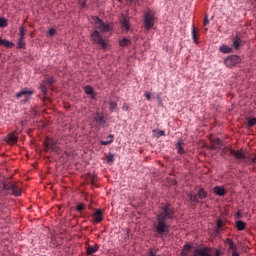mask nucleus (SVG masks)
Segmentation results:
<instances>
[{
	"label": "nucleus",
	"mask_w": 256,
	"mask_h": 256,
	"mask_svg": "<svg viewBox=\"0 0 256 256\" xmlns=\"http://www.w3.org/2000/svg\"><path fill=\"white\" fill-rule=\"evenodd\" d=\"M92 123L93 125H95V127H103L107 123V120L105 119V116L102 113L97 112L93 116Z\"/></svg>",
	"instance_id": "8"
},
{
	"label": "nucleus",
	"mask_w": 256,
	"mask_h": 256,
	"mask_svg": "<svg viewBox=\"0 0 256 256\" xmlns=\"http://www.w3.org/2000/svg\"><path fill=\"white\" fill-rule=\"evenodd\" d=\"M0 46L6 47L7 49H13V47H15V44L13 42H10L9 40L0 38Z\"/></svg>",
	"instance_id": "16"
},
{
	"label": "nucleus",
	"mask_w": 256,
	"mask_h": 256,
	"mask_svg": "<svg viewBox=\"0 0 256 256\" xmlns=\"http://www.w3.org/2000/svg\"><path fill=\"white\" fill-rule=\"evenodd\" d=\"M25 39H18V46H17V48L18 49H25Z\"/></svg>",
	"instance_id": "35"
},
{
	"label": "nucleus",
	"mask_w": 256,
	"mask_h": 256,
	"mask_svg": "<svg viewBox=\"0 0 256 256\" xmlns=\"http://www.w3.org/2000/svg\"><path fill=\"white\" fill-rule=\"evenodd\" d=\"M48 33L51 37H53V35H55V28H51Z\"/></svg>",
	"instance_id": "45"
},
{
	"label": "nucleus",
	"mask_w": 256,
	"mask_h": 256,
	"mask_svg": "<svg viewBox=\"0 0 256 256\" xmlns=\"http://www.w3.org/2000/svg\"><path fill=\"white\" fill-rule=\"evenodd\" d=\"M175 208L169 203H163L159 206L156 218L153 221V230L157 237L163 239L171 231V223L175 221Z\"/></svg>",
	"instance_id": "1"
},
{
	"label": "nucleus",
	"mask_w": 256,
	"mask_h": 256,
	"mask_svg": "<svg viewBox=\"0 0 256 256\" xmlns=\"http://www.w3.org/2000/svg\"><path fill=\"white\" fill-rule=\"evenodd\" d=\"M235 227L238 231H245V227H247V224L243 222L242 220L236 221Z\"/></svg>",
	"instance_id": "25"
},
{
	"label": "nucleus",
	"mask_w": 256,
	"mask_h": 256,
	"mask_svg": "<svg viewBox=\"0 0 256 256\" xmlns=\"http://www.w3.org/2000/svg\"><path fill=\"white\" fill-rule=\"evenodd\" d=\"M131 3H133V1H135V0H129Z\"/></svg>",
	"instance_id": "47"
},
{
	"label": "nucleus",
	"mask_w": 256,
	"mask_h": 256,
	"mask_svg": "<svg viewBox=\"0 0 256 256\" xmlns=\"http://www.w3.org/2000/svg\"><path fill=\"white\" fill-rule=\"evenodd\" d=\"M84 91L86 95H90L91 99H95V90L91 86H85Z\"/></svg>",
	"instance_id": "19"
},
{
	"label": "nucleus",
	"mask_w": 256,
	"mask_h": 256,
	"mask_svg": "<svg viewBox=\"0 0 256 256\" xmlns=\"http://www.w3.org/2000/svg\"><path fill=\"white\" fill-rule=\"evenodd\" d=\"M219 51H220V53H224V54L233 53V47H229L227 45H222V46H220Z\"/></svg>",
	"instance_id": "23"
},
{
	"label": "nucleus",
	"mask_w": 256,
	"mask_h": 256,
	"mask_svg": "<svg viewBox=\"0 0 256 256\" xmlns=\"http://www.w3.org/2000/svg\"><path fill=\"white\" fill-rule=\"evenodd\" d=\"M31 95H33V91L28 89H23L20 92L16 93L17 99H21V97H25V101L29 100V97H31Z\"/></svg>",
	"instance_id": "11"
},
{
	"label": "nucleus",
	"mask_w": 256,
	"mask_h": 256,
	"mask_svg": "<svg viewBox=\"0 0 256 256\" xmlns=\"http://www.w3.org/2000/svg\"><path fill=\"white\" fill-rule=\"evenodd\" d=\"M8 21L5 17H0V27H7Z\"/></svg>",
	"instance_id": "37"
},
{
	"label": "nucleus",
	"mask_w": 256,
	"mask_h": 256,
	"mask_svg": "<svg viewBox=\"0 0 256 256\" xmlns=\"http://www.w3.org/2000/svg\"><path fill=\"white\" fill-rule=\"evenodd\" d=\"M119 1V3H121V0H118Z\"/></svg>",
	"instance_id": "48"
},
{
	"label": "nucleus",
	"mask_w": 256,
	"mask_h": 256,
	"mask_svg": "<svg viewBox=\"0 0 256 256\" xmlns=\"http://www.w3.org/2000/svg\"><path fill=\"white\" fill-rule=\"evenodd\" d=\"M91 40L96 45H100V47H102L104 49V51H105V49H107V47H109V44L107 43L105 38H103V35H101V32H99V30H94L92 32Z\"/></svg>",
	"instance_id": "2"
},
{
	"label": "nucleus",
	"mask_w": 256,
	"mask_h": 256,
	"mask_svg": "<svg viewBox=\"0 0 256 256\" xmlns=\"http://www.w3.org/2000/svg\"><path fill=\"white\" fill-rule=\"evenodd\" d=\"M226 243L229 246V250L232 252L237 251V245H235V242L231 238L226 239Z\"/></svg>",
	"instance_id": "20"
},
{
	"label": "nucleus",
	"mask_w": 256,
	"mask_h": 256,
	"mask_svg": "<svg viewBox=\"0 0 256 256\" xmlns=\"http://www.w3.org/2000/svg\"><path fill=\"white\" fill-rule=\"evenodd\" d=\"M6 141L9 145H15V143H17V141H18V137H17V135L11 133L8 135Z\"/></svg>",
	"instance_id": "17"
},
{
	"label": "nucleus",
	"mask_w": 256,
	"mask_h": 256,
	"mask_svg": "<svg viewBox=\"0 0 256 256\" xmlns=\"http://www.w3.org/2000/svg\"><path fill=\"white\" fill-rule=\"evenodd\" d=\"M183 145H184V143L181 140L178 141L177 144H176V147L178 148L179 155L185 154V148H183Z\"/></svg>",
	"instance_id": "28"
},
{
	"label": "nucleus",
	"mask_w": 256,
	"mask_h": 256,
	"mask_svg": "<svg viewBox=\"0 0 256 256\" xmlns=\"http://www.w3.org/2000/svg\"><path fill=\"white\" fill-rule=\"evenodd\" d=\"M84 209H85L84 203H79L76 207V211H78V213H81V211H83Z\"/></svg>",
	"instance_id": "39"
},
{
	"label": "nucleus",
	"mask_w": 256,
	"mask_h": 256,
	"mask_svg": "<svg viewBox=\"0 0 256 256\" xmlns=\"http://www.w3.org/2000/svg\"><path fill=\"white\" fill-rule=\"evenodd\" d=\"M3 189L4 191H11L15 197H20L21 195V187L15 183L4 182Z\"/></svg>",
	"instance_id": "4"
},
{
	"label": "nucleus",
	"mask_w": 256,
	"mask_h": 256,
	"mask_svg": "<svg viewBox=\"0 0 256 256\" xmlns=\"http://www.w3.org/2000/svg\"><path fill=\"white\" fill-rule=\"evenodd\" d=\"M129 45H131V40H129L127 38H123L120 41V47H129Z\"/></svg>",
	"instance_id": "31"
},
{
	"label": "nucleus",
	"mask_w": 256,
	"mask_h": 256,
	"mask_svg": "<svg viewBox=\"0 0 256 256\" xmlns=\"http://www.w3.org/2000/svg\"><path fill=\"white\" fill-rule=\"evenodd\" d=\"M197 33H198V30L197 28H195V26L192 28V39L194 41V43H198V37H197Z\"/></svg>",
	"instance_id": "32"
},
{
	"label": "nucleus",
	"mask_w": 256,
	"mask_h": 256,
	"mask_svg": "<svg viewBox=\"0 0 256 256\" xmlns=\"http://www.w3.org/2000/svg\"><path fill=\"white\" fill-rule=\"evenodd\" d=\"M92 221L93 223H101L103 221V210L101 209H96L95 212L92 214Z\"/></svg>",
	"instance_id": "10"
},
{
	"label": "nucleus",
	"mask_w": 256,
	"mask_h": 256,
	"mask_svg": "<svg viewBox=\"0 0 256 256\" xmlns=\"http://www.w3.org/2000/svg\"><path fill=\"white\" fill-rule=\"evenodd\" d=\"M121 27L124 31H129L131 29V24L129 22V18L127 16H123L121 19Z\"/></svg>",
	"instance_id": "13"
},
{
	"label": "nucleus",
	"mask_w": 256,
	"mask_h": 256,
	"mask_svg": "<svg viewBox=\"0 0 256 256\" xmlns=\"http://www.w3.org/2000/svg\"><path fill=\"white\" fill-rule=\"evenodd\" d=\"M144 97H146L147 101H151V93L146 92V93L144 94Z\"/></svg>",
	"instance_id": "42"
},
{
	"label": "nucleus",
	"mask_w": 256,
	"mask_h": 256,
	"mask_svg": "<svg viewBox=\"0 0 256 256\" xmlns=\"http://www.w3.org/2000/svg\"><path fill=\"white\" fill-rule=\"evenodd\" d=\"M109 109H110V111L113 113V111H115V109H117V102H115V101H110V103H109Z\"/></svg>",
	"instance_id": "36"
},
{
	"label": "nucleus",
	"mask_w": 256,
	"mask_h": 256,
	"mask_svg": "<svg viewBox=\"0 0 256 256\" xmlns=\"http://www.w3.org/2000/svg\"><path fill=\"white\" fill-rule=\"evenodd\" d=\"M99 251V245L95 244L94 246H88L86 249L87 255H93V253H97Z\"/></svg>",
	"instance_id": "18"
},
{
	"label": "nucleus",
	"mask_w": 256,
	"mask_h": 256,
	"mask_svg": "<svg viewBox=\"0 0 256 256\" xmlns=\"http://www.w3.org/2000/svg\"><path fill=\"white\" fill-rule=\"evenodd\" d=\"M250 164L251 165H256V155L250 159Z\"/></svg>",
	"instance_id": "43"
},
{
	"label": "nucleus",
	"mask_w": 256,
	"mask_h": 256,
	"mask_svg": "<svg viewBox=\"0 0 256 256\" xmlns=\"http://www.w3.org/2000/svg\"><path fill=\"white\" fill-rule=\"evenodd\" d=\"M205 31H208V29L206 28Z\"/></svg>",
	"instance_id": "49"
},
{
	"label": "nucleus",
	"mask_w": 256,
	"mask_h": 256,
	"mask_svg": "<svg viewBox=\"0 0 256 256\" xmlns=\"http://www.w3.org/2000/svg\"><path fill=\"white\" fill-rule=\"evenodd\" d=\"M44 145L46 151H49V149H51V151H57V143L51 139L46 140Z\"/></svg>",
	"instance_id": "12"
},
{
	"label": "nucleus",
	"mask_w": 256,
	"mask_h": 256,
	"mask_svg": "<svg viewBox=\"0 0 256 256\" xmlns=\"http://www.w3.org/2000/svg\"><path fill=\"white\" fill-rule=\"evenodd\" d=\"M156 137H165V131L164 130H158L156 132Z\"/></svg>",
	"instance_id": "40"
},
{
	"label": "nucleus",
	"mask_w": 256,
	"mask_h": 256,
	"mask_svg": "<svg viewBox=\"0 0 256 256\" xmlns=\"http://www.w3.org/2000/svg\"><path fill=\"white\" fill-rule=\"evenodd\" d=\"M231 151H233V149H230L229 147H224L221 149L220 155L225 156L227 155V153H229V155H231Z\"/></svg>",
	"instance_id": "33"
},
{
	"label": "nucleus",
	"mask_w": 256,
	"mask_h": 256,
	"mask_svg": "<svg viewBox=\"0 0 256 256\" xmlns=\"http://www.w3.org/2000/svg\"><path fill=\"white\" fill-rule=\"evenodd\" d=\"M197 195H198V199H207V192L203 188L199 189Z\"/></svg>",
	"instance_id": "30"
},
{
	"label": "nucleus",
	"mask_w": 256,
	"mask_h": 256,
	"mask_svg": "<svg viewBox=\"0 0 256 256\" xmlns=\"http://www.w3.org/2000/svg\"><path fill=\"white\" fill-rule=\"evenodd\" d=\"M231 46L236 50H239L241 47H243V38L241 37V34H237L236 36L232 37Z\"/></svg>",
	"instance_id": "9"
},
{
	"label": "nucleus",
	"mask_w": 256,
	"mask_h": 256,
	"mask_svg": "<svg viewBox=\"0 0 256 256\" xmlns=\"http://www.w3.org/2000/svg\"><path fill=\"white\" fill-rule=\"evenodd\" d=\"M222 146H223V142L221 141V139L215 138L214 143L212 145V149H221Z\"/></svg>",
	"instance_id": "26"
},
{
	"label": "nucleus",
	"mask_w": 256,
	"mask_h": 256,
	"mask_svg": "<svg viewBox=\"0 0 256 256\" xmlns=\"http://www.w3.org/2000/svg\"><path fill=\"white\" fill-rule=\"evenodd\" d=\"M114 138H115V136H114L113 134H109V135L107 136V139H109V140H107V141L101 140V141H100V145H105V146L111 145V143H113V139H114Z\"/></svg>",
	"instance_id": "24"
},
{
	"label": "nucleus",
	"mask_w": 256,
	"mask_h": 256,
	"mask_svg": "<svg viewBox=\"0 0 256 256\" xmlns=\"http://www.w3.org/2000/svg\"><path fill=\"white\" fill-rule=\"evenodd\" d=\"M113 161H115V155L109 153L108 156H107V158H106V162H107V163H113Z\"/></svg>",
	"instance_id": "38"
},
{
	"label": "nucleus",
	"mask_w": 256,
	"mask_h": 256,
	"mask_svg": "<svg viewBox=\"0 0 256 256\" xmlns=\"http://www.w3.org/2000/svg\"><path fill=\"white\" fill-rule=\"evenodd\" d=\"M223 231V220L219 219L216 222V227H215V233L216 235H219Z\"/></svg>",
	"instance_id": "22"
},
{
	"label": "nucleus",
	"mask_w": 256,
	"mask_h": 256,
	"mask_svg": "<svg viewBox=\"0 0 256 256\" xmlns=\"http://www.w3.org/2000/svg\"><path fill=\"white\" fill-rule=\"evenodd\" d=\"M191 249H192L191 245L189 244L184 245L180 253V256H189V253H191Z\"/></svg>",
	"instance_id": "21"
},
{
	"label": "nucleus",
	"mask_w": 256,
	"mask_h": 256,
	"mask_svg": "<svg viewBox=\"0 0 256 256\" xmlns=\"http://www.w3.org/2000/svg\"><path fill=\"white\" fill-rule=\"evenodd\" d=\"M239 63H241V57L237 55H230L224 60V65L229 67V69L236 67V65H239Z\"/></svg>",
	"instance_id": "6"
},
{
	"label": "nucleus",
	"mask_w": 256,
	"mask_h": 256,
	"mask_svg": "<svg viewBox=\"0 0 256 256\" xmlns=\"http://www.w3.org/2000/svg\"><path fill=\"white\" fill-rule=\"evenodd\" d=\"M209 25V16L206 15L205 19H204V26Z\"/></svg>",
	"instance_id": "44"
},
{
	"label": "nucleus",
	"mask_w": 256,
	"mask_h": 256,
	"mask_svg": "<svg viewBox=\"0 0 256 256\" xmlns=\"http://www.w3.org/2000/svg\"><path fill=\"white\" fill-rule=\"evenodd\" d=\"M247 120V127L248 129H251V127H255L256 125V118H246Z\"/></svg>",
	"instance_id": "29"
},
{
	"label": "nucleus",
	"mask_w": 256,
	"mask_h": 256,
	"mask_svg": "<svg viewBox=\"0 0 256 256\" xmlns=\"http://www.w3.org/2000/svg\"><path fill=\"white\" fill-rule=\"evenodd\" d=\"M153 25H155V12L148 10L144 14V27L146 31H149V29H152Z\"/></svg>",
	"instance_id": "3"
},
{
	"label": "nucleus",
	"mask_w": 256,
	"mask_h": 256,
	"mask_svg": "<svg viewBox=\"0 0 256 256\" xmlns=\"http://www.w3.org/2000/svg\"><path fill=\"white\" fill-rule=\"evenodd\" d=\"M236 219H242L243 218V214L241 213V211H238L235 215Z\"/></svg>",
	"instance_id": "41"
},
{
	"label": "nucleus",
	"mask_w": 256,
	"mask_h": 256,
	"mask_svg": "<svg viewBox=\"0 0 256 256\" xmlns=\"http://www.w3.org/2000/svg\"><path fill=\"white\" fill-rule=\"evenodd\" d=\"M214 193L218 195V197H224V195H227V190H225L223 186H216L214 187Z\"/></svg>",
	"instance_id": "15"
},
{
	"label": "nucleus",
	"mask_w": 256,
	"mask_h": 256,
	"mask_svg": "<svg viewBox=\"0 0 256 256\" xmlns=\"http://www.w3.org/2000/svg\"><path fill=\"white\" fill-rule=\"evenodd\" d=\"M94 21V27L96 29H99V31H102L104 33H107V31H111V27H109V24H105L103 20H101L99 17L95 16L93 18Z\"/></svg>",
	"instance_id": "7"
},
{
	"label": "nucleus",
	"mask_w": 256,
	"mask_h": 256,
	"mask_svg": "<svg viewBox=\"0 0 256 256\" xmlns=\"http://www.w3.org/2000/svg\"><path fill=\"white\" fill-rule=\"evenodd\" d=\"M189 201L191 203H194V205H197L199 203V196L197 194H188Z\"/></svg>",
	"instance_id": "27"
},
{
	"label": "nucleus",
	"mask_w": 256,
	"mask_h": 256,
	"mask_svg": "<svg viewBox=\"0 0 256 256\" xmlns=\"http://www.w3.org/2000/svg\"><path fill=\"white\" fill-rule=\"evenodd\" d=\"M128 107L123 105V111H127Z\"/></svg>",
	"instance_id": "46"
},
{
	"label": "nucleus",
	"mask_w": 256,
	"mask_h": 256,
	"mask_svg": "<svg viewBox=\"0 0 256 256\" xmlns=\"http://www.w3.org/2000/svg\"><path fill=\"white\" fill-rule=\"evenodd\" d=\"M19 39H25V33H26V31H25V27H23V26H21L20 28H19Z\"/></svg>",
	"instance_id": "34"
},
{
	"label": "nucleus",
	"mask_w": 256,
	"mask_h": 256,
	"mask_svg": "<svg viewBox=\"0 0 256 256\" xmlns=\"http://www.w3.org/2000/svg\"><path fill=\"white\" fill-rule=\"evenodd\" d=\"M53 83H55V78L48 76L40 84V91L44 95V99H48L47 98V87L45 85H48V87H51L53 85Z\"/></svg>",
	"instance_id": "5"
},
{
	"label": "nucleus",
	"mask_w": 256,
	"mask_h": 256,
	"mask_svg": "<svg viewBox=\"0 0 256 256\" xmlns=\"http://www.w3.org/2000/svg\"><path fill=\"white\" fill-rule=\"evenodd\" d=\"M230 155L235 159H245V153L242 150H230Z\"/></svg>",
	"instance_id": "14"
}]
</instances>
